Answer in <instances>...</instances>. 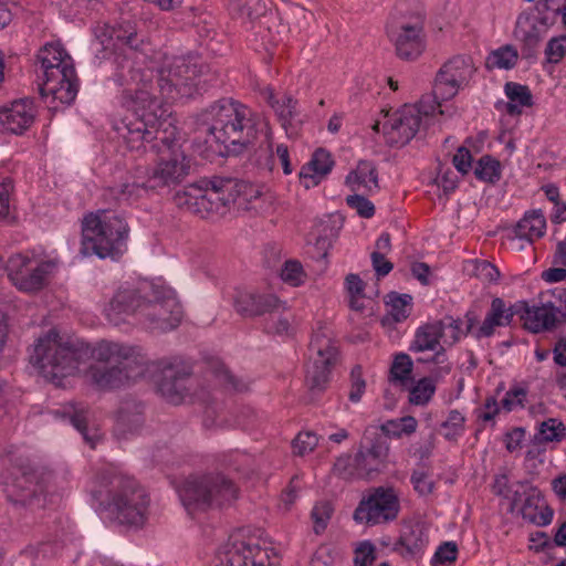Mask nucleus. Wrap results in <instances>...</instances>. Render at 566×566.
Listing matches in <instances>:
<instances>
[{
	"instance_id": "1",
	"label": "nucleus",
	"mask_w": 566,
	"mask_h": 566,
	"mask_svg": "<svg viewBox=\"0 0 566 566\" xmlns=\"http://www.w3.org/2000/svg\"><path fill=\"white\" fill-rule=\"evenodd\" d=\"M87 380L101 390L119 389L135 382L148 370V358L138 346L101 340L94 346L83 340L63 339L51 329L39 337L30 354V363L46 379L60 381L86 366Z\"/></svg>"
},
{
	"instance_id": "2",
	"label": "nucleus",
	"mask_w": 566,
	"mask_h": 566,
	"mask_svg": "<svg viewBox=\"0 0 566 566\" xmlns=\"http://www.w3.org/2000/svg\"><path fill=\"white\" fill-rule=\"evenodd\" d=\"M135 115L123 119L119 133L132 150L158 155L147 170L146 187L153 191L175 187L190 174L191 163L176 139L177 127L163 102L145 90L136 92Z\"/></svg>"
},
{
	"instance_id": "3",
	"label": "nucleus",
	"mask_w": 566,
	"mask_h": 566,
	"mask_svg": "<svg viewBox=\"0 0 566 566\" xmlns=\"http://www.w3.org/2000/svg\"><path fill=\"white\" fill-rule=\"evenodd\" d=\"M208 134L220 144V155L238 156L254 143L265 119L249 106L233 98H220L201 112Z\"/></svg>"
},
{
	"instance_id": "4",
	"label": "nucleus",
	"mask_w": 566,
	"mask_h": 566,
	"mask_svg": "<svg viewBox=\"0 0 566 566\" xmlns=\"http://www.w3.org/2000/svg\"><path fill=\"white\" fill-rule=\"evenodd\" d=\"M92 494L98 509L107 512L111 520L122 525H144L149 500L134 479L114 470H105L98 474Z\"/></svg>"
},
{
	"instance_id": "5",
	"label": "nucleus",
	"mask_w": 566,
	"mask_h": 566,
	"mask_svg": "<svg viewBox=\"0 0 566 566\" xmlns=\"http://www.w3.org/2000/svg\"><path fill=\"white\" fill-rule=\"evenodd\" d=\"M128 235L129 227L122 216L109 210H98L83 219L81 253L117 260L127 250Z\"/></svg>"
},
{
	"instance_id": "6",
	"label": "nucleus",
	"mask_w": 566,
	"mask_h": 566,
	"mask_svg": "<svg viewBox=\"0 0 566 566\" xmlns=\"http://www.w3.org/2000/svg\"><path fill=\"white\" fill-rule=\"evenodd\" d=\"M38 57L44 76L40 94H50L62 104L73 103L78 92V80L71 56L59 44H46Z\"/></svg>"
},
{
	"instance_id": "7",
	"label": "nucleus",
	"mask_w": 566,
	"mask_h": 566,
	"mask_svg": "<svg viewBox=\"0 0 566 566\" xmlns=\"http://www.w3.org/2000/svg\"><path fill=\"white\" fill-rule=\"evenodd\" d=\"M178 493L185 509L192 513L230 504L237 499L238 489L223 474L210 473L189 476Z\"/></svg>"
},
{
	"instance_id": "8",
	"label": "nucleus",
	"mask_w": 566,
	"mask_h": 566,
	"mask_svg": "<svg viewBox=\"0 0 566 566\" xmlns=\"http://www.w3.org/2000/svg\"><path fill=\"white\" fill-rule=\"evenodd\" d=\"M184 317L176 292L165 285L150 284L143 294L139 322L151 332L166 333L179 326Z\"/></svg>"
},
{
	"instance_id": "9",
	"label": "nucleus",
	"mask_w": 566,
	"mask_h": 566,
	"mask_svg": "<svg viewBox=\"0 0 566 566\" xmlns=\"http://www.w3.org/2000/svg\"><path fill=\"white\" fill-rule=\"evenodd\" d=\"M50 474L41 472L30 464L17 467L6 484L7 500L17 510L43 509L46 502V488Z\"/></svg>"
},
{
	"instance_id": "10",
	"label": "nucleus",
	"mask_w": 566,
	"mask_h": 566,
	"mask_svg": "<svg viewBox=\"0 0 566 566\" xmlns=\"http://www.w3.org/2000/svg\"><path fill=\"white\" fill-rule=\"evenodd\" d=\"M308 350L311 364L306 369V385L316 395L326 388L331 369L338 358V345L332 331L326 326H318L313 333Z\"/></svg>"
},
{
	"instance_id": "11",
	"label": "nucleus",
	"mask_w": 566,
	"mask_h": 566,
	"mask_svg": "<svg viewBox=\"0 0 566 566\" xmlns=\"http://www.w3.org/2000/svg\"><path fill=\"white\" fill-rule=\"evenodd\" d=\"M202 66L184 56L167 61L158 70L157 85L167 101L191 97L199 85Z\"/></svg>"
},
{
	"instance_id": "12",
	"label": "nucleus",
	"mask_w": 566,
	"mask_h": 566,
	"mask_svg": "<svg viewBox=\"0 0 566 566\" xmlns=\"http://www.w3.org/2000/svg\"><path fill=\"white\" fill-rule=\"evenodd\" d=\"M552 294L559 300V305L553 301L534 305H530L526 301L516 302L517 316L531 333L553 331L557 326L566 324V289H555Z\"/></svg>"
},
{
	"instance_id": "13",
	"label": "nucleus",
	"mask_w": 566,
	"mask_h": 566,
	"mask_svg": "<svg viewBox=\"0 0 566 566\" xmlns=\"http://www.w3.org/2000/svg\"><path fill=\"white\" fill-rule=\"evenodd\" d=\"M400 511V501L397 491L391 486H377L369 490L358 506L353 518L357 523L377 525L397 518Z\"/></svg>"
},
{
	"instance_id": "14",
	"label": "nucleus",
	"mask_w": 566,
	"mask_h": 566,
	"mask_svg": "<svg viewBox=\"0 0 566 566\" xmlns=\"http://www.w3.org/2000/svg\"><path fill=\"white\" fill-rule=\"evenodd\" d=\"M158 390L169 402L178 405L191 395L196 385L192 366L180 358L161 359Z\"/></svg>"
},
{
	"instance_id": "15",
	"label": "nucleus",
	"mask_w": 566,
	"mask_h": 566,
	"mask_svg": "<svg viewBox=\"0 0 566 566\" xmlns=\"http://www.w3.org/2000/svg\"><path fill=\"white\" fill-rule=\"evenodd\" d=\"M440 104L434 101L433 105L426 106L421 99L415 106H405L395 115L384 123L382 129L386 143L391 147H402L407 145L419 132L421 124V115H430L434 112L436 106Z\"/></svg>"
},
{
	"instance_id": "16",
	"label": "nucleus",
	"mask_w": 566,
	"mask_h": 566,
	"mask_svg": "<svg viewBox=\"0 0 566 566\" xmlns=\"http://www.w3.org/2000/svg\"><path fill=\"white\" fill-rule=\"evenodd\" d=\"M475 72L472 59L467 55H457L448 60L438 71L434 84V99H450L458 91L468 85Z\"/></svg>"
},
{
	"instance_id": "17",
	"label": "nucleus",
	"mask_w": 566,
	"mask_h": 566,
	"mask_svg": "<svg viewBox=\"0 0 566 566\" xmlns=\"http://www.w3.org/2000/svg\"><path fill=\"white\" fill-rule=\"evenodd\" d=\"M51 265L50 262H38L18 253L8 259L6 270L10 281L19 290L33 292L44 286Z\"/></svg>"
},
{
	"instance_id": "18",
	"label": "nucleus",
	"mask_w": 566,
	"mask_h": 566,
	"mask_svg": "<svg viewBox=\"0 0 566 566\" xmlns=\"http://www.w3.org/2000/svg\"><path fill=\"white\" fill-rule=\"evenodd\" d=\"M423 19V15L418 13L411 21L401 22L388 30L399 59L415 61L423 53L426 49Z\"/></svg>"
},
{
	"instance_id": "19",
	"label": "nucleus",
	"mask_w": 566,
	"mask_h": 566,
	"mask_svg": "<svg viewBox=\"0 0 566 566\" xmlns=\"http://www.w3.org/2000/svg\"><path fill=\"white\" fill-rule=\"evenodd\" d=\"M548 18L532 12H522L515 24L514 35L521 42L523 59L533 60L547 31Z\"/></svg>"
},
{
	"instance_id": "20",
	"label": "nucleus",
	"mask_w": 566,
	"mask_h": 566,
	"mask_svg": "<svg viewBox=\"0 0 566 566\" xmlns=\"http://www.w3.org/2000/svg\"><path fill=\"white\" fill-rule=\"evenodd\" d=\"M389 446L382 436H377L369 446H360L354 457L357 478L370 479L381 472L387 464Z\"/></svg>"
},
{
	"instance_id": "21",
	"label": "nucleus",
	"mask_w": 566,
	"mask_h": 566,
	"mask_svg": "<svg viewBox=\"0 0 566 566\" xmlns=\"http://www.w3.org/2000/svg\"><path fill=\"white\" fill-rule=\"evenodd\" d=\"M36 108L32 98L15 99L0 107V130L21 135L34 123Z\"/></svg>"
},
{
	"instance_id": "22",
	"label": "nucleus",
	"mask_w": 566,
	"mask_h": 566,
	"mask_svg": "<svg viewBox=\"0 0 566 566\" xmlns=\"http://www.w3.org/2000/svg\"><path fill=\"white\" fill-rule=\"evenodd\" d=\"M233 307L242 317H256L272 314L282 307V302L273 294L237 290L233 295Z\"/></svg>"
},
{
	"instance_id": "23",
	"label": "nucleus",
	"mask_w": 566,
	"mask_h": 566,
	"mask_svg": "<svg viewBox=\"0 0 566 566\" xmlns=\"http://www.w3.org/2000/svg\"><path fill=\"white\" fill-rule=\"evenodd\" d=\"M260 555L259 543L230 541L219 551V563L216 566H249V563L251 566H264V560Z\"/></svg>"
},
{
	"instance_id": "24",
	"label": "nucleus",
	"mask_w": 566,
	"mask_h": 566,
	"mask_svg": "<svg viewBox=\"0 0 566 566\" xmlns=\"http://www.w3.org/2000/svg\"><path fill=\"white\" fill-rule=\"evenodd\" d=\"M142 303L143 295L138 291L130 289L119 290L105 308L106 317L114 325L124 323L129 315H136L139 319Z\"/></svg>"
},
{
	"instance_id": "25",
	"label": "nucleus",
	"mask_w": 566,
	"mask_h": 566,
	"mask_svg": "<svg viewBox=\"0 0 566 566\" xmlns=\"http://www.w3.org/2000/svg\"><path fill=\"white\" fill-rule=\"evenodd\" d=\"M144 405L133 398L123 399L116 415L114 433L119 439L137 433L144 426Z\"/></svg>"
},
{
	"instance_id": "26",
	"label": "nucleus",
	"mask_w": 566,
	"mask_h": 566,
	"mask_svg": "<svg viewBox=\"0 0 566 566\" xmlns=\"http://www.w3.org/2000/svg\"><path fill=\"white\" fill-rule=\"evenodd\" d=\"M514 316H517L516 303L506 307L505 302L501 297H494L484 321L473 334L478 339L491 337L495 333L496 327L509 326Z\"/></svg>"
},
{
	"instance_id": "27",
	"label": "nucleus",
	"mask_w": 566,
	"mask_h": 566,
	"mask_svg": "<svg viewBox=\"0 0 566 566\" xmlns=\"http://www.w3.org/2000/svg\"><path fill=\"white\" fill-rule=\"evenodd\" d=\"M428 544L427 530L421 523L407 524L402 527L395 551L403 557L412 558L420 555Z\"/></svg>"
},
{
	"instance_id": "28",
	"label": "nucleus",
	"mask_w": 566,
	"mask_h": 566,
	"mask_svg": "<svg viewBox=\"0 0 566 566\" xmlns=\"http://www.w3.org/2000/svg\"><path fill=\"white\" fill-rule=\"evenodd\" d=\"M520 513L524 520L538 526L548 525L554 515L553 510L544 503V496L536 486L528 489V495L524 499Z\"/></svg>"
},
{
	"instance_id": "29",
	"label": "nucleus",
	"mask_w": 566,
	"mask_h": 566,
	"mask_svg": "<svg viewBox=\"0 0 566 566\" xmlns=\"http://www.w3.org/2000/svg\"><path fill=\"white\" fill-rule=\"evenodd\" d=\"M202 182L207 188L211 187L212 196L216 195V199L220 202L221 207L234 202L238 197L245 195L249 188L244 181L231 177L213 176L202 179Z\"/></svg>"
},
{
	"instance_id": "30",
	"label": "nucleus",
	"mask_w": 566,
	"mask_h": 566,
	"mask_svg": "<svg viewBox=\"0 0 566 566\" xmlns=\"http://www.w3.org/2000/svg\"><path fill=\"white\" fill-rule=\"evenodd\" d=\"M334 165L331 155L325 149H317L310 163L304 165L300 171V178L304 184L305 188L316 186L321 182V179L326 176Z\"/></svg>"
},
{
	"instance_id": "31",
	"label": "nucleus",
	"mask_w": 566,
	"mask_h": 566,
	"mask_svg": "<svg viewBox=\"0 0 566 566\" xmlns=\"http://www.w3.org/2000/svg\"><path fill=\"white\" fill-rule=\"evenodd\" d=\"M346 184L355 191L374 192L379 189L378 172L374 163L360 160L346 177Z\"/></svg>"
},
{
	"instance_id": "32",
	"label": "nucleus",
	"mask_w": 566,
	"mask_h": 566,
	"mask_svg": "<svg viewBox=\"0 0 566 566\" xmlns=\"http://www.w3.org/2000/svg\"><path fill=\"white\" fill-rule=\"evenodd\" d=\"M255 144H258V147H255L250 160L255 166L271 171L274 167L275 157L273 154L272 132L266 122H264V127L254 137V143L251 146Z\"/></svg>"
},
{
	"instance_id": "33",
	"label": "nucleus",
	"mask_w": 566,
	"mask_h": 566,
	"mask_svg": "<svg viewBox=\"0 0 566 566\" xmlns=\"http://www.w3.org/2000/svg\"><path fill=\"white\" fill-rule=\"evenodd\" d=\"M546 231V219L541 209L526 212L515 226V237L527 242L542 238Z\"/></svg>"
},
{
	"instance_id": "34",
	"label": "nucleus",
	"mask_w": 566,
	"mask_h": 566,
	"mask_svg": "<svg viewBox=\"0 0 566 566\" xmlns=\"http://www.w3.org/2000/svg\"><path fill=\"white\" fill-rule=\"evenodd\" d=\"M150 190L146 187V177L136 178L132 182L126 181L120 185L112 186L105 189L104 197L114 200L116 203H130Z\"/></svg>"
},
{
	"instance_id": "35",
	"label": "nucleus",
	"mask_w": 566,
	"mask_h": 566,
	"mask_svg": "<svg viewBox=\"0 0 566 566\" xmlns=\"http://www.w3.org/2000/svg\"><path fill=\"white\" fill-rule=\"evenodd\" d=\"M444 322H436L420 327L410 345V350L415 353L434 350L444 336Z\"/></svg>"
},
{
	"instance_id": "36",
	"label": "nucleus",
	"mask_w": 566,
	"mask_h": 566,
	"mask_svg": "<svg viewBox=\"0 0 566 566\" xmlns=\"http://www.w3.org/2000/svg\"><path fill=\"white\" fill-rule=\"evenodd\" d=\"M192 189L198 190L199 192L203 190L205 192L199 196H193L188 191H185L182 195H177L176 200L178 206L186 207L191 211L199 210V207L210 210L219 209L220 202L216 199V195L212 196V189L210 186L207 188L201 180L199 187H192Z\"/></svg>"
},
{
	"instance_id": "37",
	"label": "nucleus",
	"mask_w": 566,
	"mask_h": 566,
	"mask_svg": "<svg viewBox=\"0 0 566 566\" xmlns=\"http://www.w3.org/2000/svg\"><path fill=\"white\" fill-rule=\"evenodd\" d=\"M343 218L339 214H329L322 219L318 223V235L315 245L322 252V256L327 255V250L332 247L333 242L337 239L340 229L343 228Z\"/></svg>"
},
{
	"instance_id": "38",
	"label": "nucleus",
	"mask_w": 566,
	"mask_h": 566,
	"mask_svg": "<svg viewBox=\"0 0 566 566\" xmlns=\"http://www.w3.org/2000/svg\"><path fill=\"white\" fill-rule=\"evenodd\" d=\"M518 61V52L512 44H505L493 50L485 60L489 70H512Z\"/></svg>"
},
{
	"instance_id": "39",
	"label": "nucleus",
	"mask_w": 566,
	"mask_h": 566,
	"mask_svg": "<svg viewBox=\"0 0 566 566\" xmlns=\"http://www.w3.org/2000/svg\"><path fill=\"white\" fill-rule=\"evenodd\" d=\"M412 366L413 363L408 354H397L390 367L389 381L406 387L411 380Z\"/></svg>"
},
{
	"instance_id": "40",
	"label": "nucleus",
	"mask_w": 566,
	"mask_h": 566,
	"mask_svg": "<svg viewBox=\"0 0 566 566\" xmlns=\"http://www.w3.org/2000/svg\"><path fill=\"white\" fill-rule=\"evenodd\" d=\"M386 298V305L389 306L388 314L395 322H402L410 315L412 302L411 295L390 292L387 294Z\"/></svg>"
},
{
	"instance_id": "41",
	"label": "nucleus",
	"mask_w": 566,
	"mask_h": 566,
	"mask_svg": "<svg viewBox=\"0 0 566 566\" xmlns=\"http://www.w3.org/2000/svg\"><path fill=\"white\" fill-rule=\"evenodd\" d=\"M566 434V428L562 421L556 418H549L543 421L537 433L534 436V440L537 442H559Z\"/></svg>"
},
{
	"instance_id": "42",
	"label": "nucleus",
	"mask_w": 566,
	"mask_h": 566,
	"mask_svg": "<svg viewBox=\"0 0 566 566\" xmlns=\"http://www.w3.org/2000/svg\"><path fill=\"white\" fill-rule=\"evenodd\" d=\"M474 175L478 179L488 181V182H495L500 180L501 178V165L500 161L492 158L491 156H482L475 167H474Z\"/></svg>"
},
{
	"instance_id": "43",
	"label": "nucleus",
	"mask_w": 566,
	"mask_h": 566,
	"mask_svg": "<svg viewBox=\"0 0 566 566\" xmlns=\"http://www.w3.org/2000/svg\"><path fill=\"white\" fill-rule=\"evenodd\" d=\"M436 391V381L431 377L419 379L409 391V402L417 406L428 403Z\"/></svg>"
},
{
	"instance_id": "44",
	"label": "nucleus",
	"mask_w": 566,
	"mask_h": 566,
	"mask_svg": "<svg viewBox=\"0 0 566 566\" xmlns=\"http://www.w3.org/2000/svg\"><path fill=\"white\" fill-rule=\"evenodd\" d=\"M269 102L277 114L282 125L286 127V124L296 115L297 101L289 95H284L281 99L271 95Z\"/></svg>"
},
{
	"instance_id": "45",
	"label": "nucleus",
	"mask_w": 566,
	"mask_h": 566,
	"mask_svg": "<svg viewBox=\"0 0 566 566\" xmlns=\"http://www.w3.org/2000/svg\"><path fill=\"white\" fill-rule=\"evenodd\" d=\"M65 416H67L72 426L81 432L88 443H91L92 447H94V440L87 436L86 429H87V410L83 405L77 403H71L67 411L64 412Z\"/></svg>"
},
{
	"instance_id": "46",
	"label": "nucleus",
	"mask_w": 566,
	"mask_h": 566,
	"mask_svg": "<svg viewBox=\"0 0 566 566\" xmlns=\"http://www.w3.org/2000/svg\"><path fill=\"white\" fill-rule=\"evenodd\" d=\"M106 41L108 43H113L114 45L120 43L123 45V52H125V48L130 51L136 50L139 44L137 34L132 29H113ZM102 44L104 48H109V44H105V41H102Z\"/></svg>"
},
{
	"instance_id": "47",
	"label": "nucleus",
	"mask_w": 566,
	"mask_h": 566,
	"mask_svg": "<svg viewBox=\"0 0 566 566\" xmlns=\"http://www.w3.org/2000/svg\"><path fill=\"white\" fill-rule=\"evenodd\" d=\"M333 506L328 501H321L315 504L312 510V518L314 522V532L321 534L327 527L328 521L333 515Z\"/></svg>"
},
{
	"instance_id": "48",
	"label": "nucleus",
	"mask_w": 566,
	"mask_h": 566,
	"mask_svg": "<svg viewBox=\"0 0 566 566\" xmlns=\"http://www.w3.org/2000/svg\"><path fill=\"white\" fill-rule=\"evenodd\" d=\"M504 88L505 94L511 102L517 103L524 107L533 105L532 93L526 85L507 82Z\"/></svg>"
},
{
	"instance_id": "49",
	"label": "nucleus",
	"mask_w": 566,
	"mask_h": 566,
	"mask_svg": "<svg viewBox=\"0 0 566 566\" xmlns=\"http://www.w3.org/2000/svg\"><path fill=\"white\" fill-rule=\"evenodd\" d=\"M306 274L301 262L296 260L285 261L281 270V279L292 286H298L304 282Z\"/></svg>"
},
{
	"instance_id": "50",
	"label": "nucleus",
	"mask_w": 566,
	"mask_h": 566,
	"mask_svg": "<svg viewBox=\"0 0 566 566\" xmlns=\"http://www.w3.org/2000/svg\"><path fill=\"white\" fill-rule=\"evenodd\" d=\"M238 12L241 17L249 20H255L263 17L269 10V0H244L243 3L237 4Z\"/></svg>"
},
{
	"instance_id": "51",
	"label": "nucleus",
	"mask_w": 566,
	"mask_h": 566,
	"mask_svg": "<svg viewBox=\"0 0 566 566\" xmlns=\"http://www.w3.org/2000/svg\"><path fill=\"white\" fill-rule=\"evenodd\" d=\"M284 310V304L282 303V307L272 314H268L270 316L269 319L265 321L264 331L269 334H277L284 335L290 332V319L286 316H282L281 311Z\"/></svg>"
},
{
	"instance_id": "52",
	"label": "nucleus",
	"mask_w": 566,
	"mask_h": 566,
	"mask_svg": "<svg viewBox=\"0 0 566 566\" xmlns=\"http://www.w3.org/2000/svg\"><path fill=\"white\" fill-rule=\"evenodd\" d=\"M544 53L548 63L560 62L566 54V35L552 38L547 42Z\"/></svg>"
},
{
	"instance_id": "53",
	"label": "nucleus",
	"mask_w": 566,
	"mask_h": 566,
	"mask_svg": "<svg viewBox=\"0 0 566 566\" xmlns=\"http://www.w3.org/2000/svg\"><path fill=\"white\" fill-rule=\"evenodd\" d=\"M214 375L220 385H222L226 389L234 390V391H244L247 390V385L239 380L231 371L223 365H219L214 369Z\"/></svg>"
},
{
	"instance_id": "54",
	"label": "nucleus",
	"mask_w": 566,
	"mask_h": 566,
	"mask_svg": "<svg viewBox=\"0 0 566 566\" xmlns=\"http://www.w3.org/2000/svg\"><path fill=\"white\" fill-rule=\"evenodd\" d=\"M318 443L316 433L312 431L300 432L293 440L294 453L304 455L315 449Z\"/></svg>"
},
{
	"instance_id": "55",
	"label": "nucleus",
	"mask_w": 566,
	"mask_h": 566,
	"mask_svg": "<svg viewBox=\"0 0 566 566\" xmlns=\"http://www.w3.org/2000/svg\"><path fill=\"white\" fill-rule=\"evenodd\" d=\"M346 203L352 209H355L361 218L368 219L375 214L374 203L361 195L355 193L347 196Z\"/></svg>"
},
{
	"instance_id": "56",
	"label": "nucleus",
	"mask_w": 566,
	"mask_h": 566,
	"mask_svg": "<svg viewBox=\"0 0 566 566\" xmlns=\"http://www.w3.org/2000/svg\"><path fill=\"white\" fill-rule=\"evenodd\" d=\"M366 388V381L363 378L361 366L356 365L350 371V391L348 398L352 402H359Z\"/></svg>"
},
{
	"instance_id": "57",
	"label": "nucleus",
	"mask_w": 566,
	"mask_h": 566,
	"mask_svg": "<svg viewBox=\"0 0 566 566\" xmlns=\"http://www.w3.org/2000/svg\"><path fill=\"white\" fill-rule=\"evenodd\" d=\"M376 559L375 546L373 543L366 541L359 544L355 549L354 565L355 566H371Z\"/></svg>"
},
{
	"instance_id": "58",
	"label": "nucleus",
	"mask_w": 566,
	"mask_h": 566,
	"mask_svg": "<svg viewBox=\"0 0 566 566\" xmlns=\"http://www.w3.org/2000/svg\"><path fill=\"white\" fill-rule=\"evenodd\" d=\"M533 488L534 485H532L527 481H518L514 485H512L509 497L511 500L509 509L511 513H513L521 503H524V499L528 495V489Z\"/></svg>"
},
{
	"instance_id": "59",
	"label": "nucleus",
	"mask_w": 566,
	"mask_h": 566,
	"mask_svg": "<svg viewBox=\"0 0 566 566\" xmlns=\"http://www.w3.org/2000/svg\"><path fill=\"white\" fill-rule=\"evenodd\" d=\"M410 482L416 492L420 495H428L433 491V482L423 470H415L411 474Z\"/></svg>"
},
{
	"instance_id": "60",
	"label": "nucleus",
	"mask_w": 566,
	"mask_h": 566,
	"mask_svg": "<svg viewBox=\"0 0 566 566\" xmlns=\"http://www.w3.org/2000/svg\"><path fill=\"white\" fill-rule=\"evenodd\" d=\"M527 391L524 388L515 387L506 391L502 399V407L506 411H512L515 407H524V399L526 398Z\"/></svg>"
},
{
	"instance_id": "61",
	"label": "nucleus",
	"mask_w": 566,
	"mask_h": 566,
	"mask_svg": "<svg viewBox=\"0 0 566 566\" xmlns=\"http://www.w3.org/2000/svg\"><path fill=\"white\" fill-rule=\"evenodd\" d=\"M334 472L343 479L357 476L354 458L350 455H342L334 463Z\"/></svg>"
},
{
	"instance_id": "62",
	"label": "nucleus",
	"mask_w": 566,
	"mask_h": 566,
	"mask_svg": "<svg viewBox=\"0 0 566 566\" xmlns=\"http://www.w3.org/2000/svg\"><path fill=\"white\" fill-rule=\"evenodd\" d=\"M457 555H458L457 544L454 542H444L438 547V549L433 556V562L440 563V564H444L448 562H454L457 559Z\"/></svg>"
},
{
	"instance_id": "63",
	"label": "nucleus",
	"mask_w": 566,
	"mask_h": 566,
	"mask_svg": "<svg viewBox=\"0 0 566 566\" xmlns=\"http://www.w3.org/2000/svg\"><path fill=\"white\" fill-rule=\"evenodd\" d=\"M452 163L459 172L467 175L472 167V155L470 150L464 146L459 147L452 158Z\"/></svg>"
},
{
	"instance_id": "64",
	"label": "nucleus",
	"mask_w": 566,
	"mask_h": 566,
	"mask_svg": "<svg viewBox=\"0 0 566 566\" xmlns=\"http://www.w3.org/2000/svg\"><path fill=\"white\" fill-rule=\"evenodd\" d=\"M475 274L486 281L494 282L500 277V272L489 261H478L474 265Z\"/></svg>"
}]
</instances>
